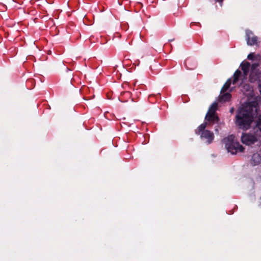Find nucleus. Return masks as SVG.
I'll list each match as a JSON object with an SVG mask.
<instances>
[{
    "label": "nucleus",
    "instance_id": "f8f14e48",
    "mask_svg": "<svg viewBox=\"0 0 261 261\" xmlns=\"http://www.w3.org/2000/svg\"><path fill=\"white\" fill-rule=\"evenodd\" d=\"M247 59L249 60L253 61L256 59V56L254 53H251L248 55Z\"/></svg>",
    "mask_w": 261,
    "mask_h": 261
},
{
    "label": "nucleus",
    "instance_id": "20e7f679",
    "mask_svg": "<svg viewBox=\"0 0 261 261\" xmlns=\"http://www.w3.org/2000/svg\"><path fill=\"white\" fill-rule=\"evenodd\" d=\"M207 123H203L200 124L198 128L195 129V133L197 135H200L202 139L205 140L206 143L210 144L212 143L214 139V133L208 130L205 129Z\"/></svg>",
    "mask_w": 261,
    "mask_h": 261
},
{
    "label": "nucleus",
    "instance_id": "423d86ee",
    "mask_svg": "<svg viewBox=\"0 0 261 261\" xmlns=\"http://www.w3.org/2000/svg\"><path fill=\"white\" fill-rule=\"evenodd\" d=\"M261 66L258 64L254 63L251 65V71L249 75V81L251 83L260 81Z\"/></svg>",
    "mask_w": 261,
    "mask_h": 261
},
{
    "label": "nucleus",
    "instance_id": "f3484780",
    "mask_svg": "<svg viewBox=\"0 0 261 261\" xmlns=\"http://www.w3.org/2000/svg\"><path fill=\"white\" fill-rule=\"evenodd\" d=\"M246 86H247L249 88V89H250L249 85H246Z\"/></svg>",
    "mask_w": 261,
    "mask_h": 261
},
{
    "label": "nucleus",
    "instance_id": "39448f33",
    "mask_svg": "<svg viewBox=\"0 0 261 261\" xmlns=\"http://www.w3.org/2000/svg\"><path fill=\"white\" fill-rule=\"evenodd\" d=\"M218 107L217 102H214L210 107L209 110L205 116V120L212 123H218L219 118L216 114Z\"/></svg>",
    "mask_w": 261,
    "mask_h": 261
},
{
    "label": "nucleus",
    "instance_id": "2eb2a0df",
    "mask_svg": "<svg viewBox=\"0 0 261 261\" xmlns=\"http://www.w3.org/2000/svg\"><path fill=\"white\" fill-rule=\"evenodd\" d=\"M216 1L219 3H222L223 1V0H216Z\"/></svg>",
    "mask_w": 261,
    "mask_h": 261
},
{
    "label": "nucleus",
    "instance_id": "9b49d317",
    "mask_svg": "<svg viewBox=\"0 0 261 261\" xmlns=\"http://www.w3.org/2000/svg\"><path fill=\"white\" fill-rule=\"evenodd\" d=\"M231 84V80L228 79L223 86L221 89V93H225L229 88Z\"/></svg>",
    "mask_w": 261,
    "mask_h": 261
},
{
    "label": "nucleus",
    "instance_id": "a211bd4d",
    "mask_svg": "<svg viewBox=\"0 0 261 261\" xmlns=\"http://www.w3.org/2000/svg\"><path fill=\"white\" fill-rule=\"evenodd\" d=\"M215 131L218 133V129L217 128L215 129Z\"/></svg>",
    "mask_w": 261,
    "mask_h": 261
},
{
    "label": "nucleus",
    "instance_id": "6e6552de",
    "mask_svg": "<svg viewBox=\"0 0 261 261\" xmlns=\"http://www.w3.org/2000/svg\"><path fill=\"white\" fill-rule=\"evenodd\" d=\"M185 65L187 68L190 70L194 69L197 66L194 59L192 58H187L185 61Z\"/></svg>",
    "mask_w": 261,
    "mask_h": 261
},
{
    "label": "nucleus",
    "instance_id": "7ed1b4c3",
    "mask_svg": "<svg viewBox=\"0 0 261 261\" xmlns=\"http://www.w3.org/2000/svg\"><path fill=\"white\" fill-rule=\"evenodd\" d=\"M240 67L243 71V74H242L240 70L238 69L233 74V84H236L239 80L242 81L241 85L245 82V81L247 80L249 69L251 68L250 64L245 61L243 62L241 64Z\"/></svg>",
    "mask_w": 261,
    "mask_h": 261
},
{
    "label": "nucleus",
    "instance_id": "0eeeda50",
    "mask_svg": "<svg viewBox=\"0 0 261 261\" xmlns=\"http://www.w3.org/2000/svg\"><path fill=\"white\" fill-rule=\"evenodd\" d=\"M246 34L247 42L249 45L252 46L257 44V37L254 35L251 31H247Z\"/></svg>",
    "mask_w": 261,
    "mask_h": 261
},
{
    "label": "nucleus",
    "instance_id": "4468645a",
    "mask_svg": "<svg viewBox=\"0 0 261 261\" xmlns=\"http://www.w3.org/2000/svg\"><path fill=\"white\" fill-rule=\"evenodd\" d=\"M234 111V109L233 108H232L230 110V112L231 113H232Z\"/></svg>",
    "mask_w": 261,
    "mask_h": 261
},
{
    "label": "nucleus",
    "instance_id": "dca6fc26",
    "mask_svg": "<svg viewBox=\"0 0 261 261\" xmlns=\"http://www.w3.org/2000/svg\"><path fill=\"white\" fill-rule=\"evenodd\" d=\"M127 85V83H123L122 86H123V87H124L125 86H126Z\"/></svg>",
    "mask_w": 261,
    "mask_h": 261
},
{
    "label": "nucleus",
    "instance_id": "f03ea898",
    "mask_svg": "<svg viewBox=\"0 0 261 261\" xmlns=\"http://www.w3.org/2000/svg\"><path fill=\"white\" fill-rule=\"evenodd\" d=\"M222 141L225 144L228 152H230L232 154L242 152L244 150V147L238 142L235 141V136L233 135L224 138Z\"/></svg>",
    "mask_w": 261,
    "mask_h": 261
},
{
    "label": "nucleus",
    "instance_id": "f257e3e1",
    "mask_svg": "<svg viewBox=\"0 0 261 261\" xmlns=\"http://www.w3.org/2000/svg\"><path fill=\"white\" fill-rule=\"evenodd\" d=\"M254 121L258 130L253 133H243L241 136L242 142L246 145H251L260 138L261 133V113L258 103L256 101L246 102L238 110L236 116V124L243 130L248 129Z\"/></svg>",
    "mask_w": 261,
    "mask_h": 261
},
{
    "label": "nucleus",
    "instance_id": "ddd939ff",
    "mask_svg": "<svg viewBox=\"0 0 261 261\" xmlns=\"http://www.w3.org/2000/svg\"><path fill=\"white\" fill-rule=\"evenodd\" d=\"M122 95H126L127 97H130V93L128 91H125L121 93Z\"/></svg>",
    "mask_w": 261,
    "mask_h": 261
},
{
    "label": "nucleus",
    "instance_id": "9d476101",
    "mask_svg": "<svg viewBox=\"0 0 261 261\" xmlns=\"http://www.w3.org/2000/svg\"><path fill=\"white\" fill-rule=\"evenodd\" d=\"M231 98V94L229 93H221L219 96V100L221 102L228 101Z\"/></svg>",
    "mask_w": 261,
    "mask_h": 261
},
{
    "label": "nucleus",
    "instance_id": "1a4fd4ad",
    "mask_svg": "<svg viewBox=\"0 0 261 261\" xmlns=\"http://www.w3.org/2000/svg\"><path fill=\"white\" fill-rule=\"evenodd\" d=\"M251 163L253 166L258 165L261 163V151L253 154Z\"/></svg>",
    "mask_w": 261,
    "mask_h": 261
}]
</instances>
